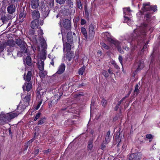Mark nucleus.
Segmentation results:
<instances>
[{
    "label": "nucleus",
    "mask_w": 160,
    "mask_h": 160,
    "mask_svg": "<svg viewBox=\"0 0 160 160\" xmlns=\"http://www.w3.org/2000/svg\"><path fill=\"white\" fill-rule=\"evenodd\" d=\"M16 44L20 48V51H18L17 55L21 57L23 54L27 53V45L26 43L22 40L20 38L16 39L15 44Z\"/></svg>",
    "instance_id": "1"
},
{
    "label": "nucleus",
    "mask_w": 160,
    "mask_h": 160,
    "mask_svg": "<svg viewBox=\"0 0 160 160\" xmlns=\"http://www.w3.org/2000/svg\"><path fill=\"white\" fill-rule=\"evenodd\" d=\"M61 96V95L58 96L57 94L52 97L50 99V101L48 102L49 108H51L57 104V101L60 99Z\"/></svg>",
    "instance_id": "2"
},
{
    "label": "nucleus",
    "mask_w": 160,
    "mask_h": 160,
    "mask_svg": "<svg viewBox=\"0 0 160 160\" xmlns=\"http://www.w3.org/2000/svg\"><path fill=\"white\" fill-rule=\"evenodd\" d=\"M107 39L108 42L113 44L116 46L120 53L122 54L123 53V50L121 48L120 43L118 41L114 40L111 38H108Z\"/></svg>",
    "instance_id": "3"
},
{
    "label": "nucleus",
    "mask_w": 160,
    "mask_h": 160,
    "mask_svg": "<svg viewBox=\"0 0 160 160\" xmlns=\"http://www.w3.org/2000/svg\"><path fill=\"white\" fill-rule=\"evenodd\" d=\"M65 33L63 32L62 30H61V34L62 36V39L63 42V51H66L67 52H70L71 50V45L70 43L69 42H64V36L65 35Z\"/></svg>",
    "instance_id": "4"
},
{
    "label": "nucleus",
    "mask_w": 160,
    "mask_h": 160,
    "mask_svg": "<svg viewBox=\"0 0 160 160\" xmlns=\"http://www.w3.org/2000/svg\"><path fill=\"white\" fill-rule=\"evenodd\" d=\"M144 66L143 60L137 61L134 64V67L136 68V71L138 72L142 69Z\"/></svg>",
    "instance_id": "5"
},
{
    "label": "nucleus",
    "mask_w": 160,
    "mask_h": 160,
    "mask_svg": "<svg viewBox=\"0 0 160 160\" xmlns=\"http://www.w3.org/2000/svg\"><path fill=\"white\" fill-rule=\"evenodd\" d=\"M142 156V154L140 152L134 153L129 156L128 158L130 160H139Z\"/></svg>",
    "instance_id": "6"
},
{
    "label": "nucleus",
    "mask_w": 160,
    "mask_h": 160,
    "mask_svg": "<svg viewBox=\"0 0 160 160\" xmlns=\"http://www.w3.org/2000/svg\"><path fill=\"white\" fill-rule=\"evenodd\" d=\"M31 23V27L32 28L35 29L37 28L40 25H42L43 24L42 22H39V19L36 20L33 19Z\"/></svg>",
    "instance_id": "7"
},
{
    "label": "nucleus",
    "mask_w": 160,
    "mask_h": 160,
    "mask_svg": "<svg viewBox=\"0 0 160 160\" xmlns=\"http://www.w3.org/2000/svg\"><path fill=\"white\" fill-rule=\"evenodd\" d=\"M30 5L32 9H38L40 6L39 0H31Z\"/></svg>",
    "instance_id": "8"
},
{
    "label": "nucleus",
    "mask_w": 160,
    "mask_h": 160,
    "mask_svg": "<svg viewBox=\"0 0 160 160\" xmlns=\"http://www.w3.org/2000/svg\"><path fill=\"white\" fill-rule=\"evenodd\" d=\"M31 16L33 19H39L40 18V14L38 9L31 11Z\"/></svg>",
    "instance_id": "9"
},
{
    "label": "nucleus",
    "mask_w": 160,
    "mask_h": 160,
    "mask_svg": "<svg viewBox=\"0 0 160 160\" xmlns=\"http://www.w3.org/2000/svg\"><path fill=\"white\" fill-rule=\"evenodd\" d=\"M13 18V16L12 15L8 14L6 16H5V15L3 16H2L0 19L3 23H6L8 21L11 19Z\"/></svg>",
    "instance_id": "10"
},
{
    "label": "nucleus",
    "mask_w": 160,
    "mask_h": 160,
    "mask_svg": "<svg viewBox=\"0 0 160 160\" xmlns=\"http://www.w3.org/2000/svg\"><path fill=\"white\" fill-rule=\"evenodd\" d=\"M62 24L64 28L66 29L69 30L71 28V21L68 19L64 20L63 21Z\"/></svg>",
    "instance_id": "11"
},
{
    "label": "nucleus",
    "mask_w": 160,
    "mask_h": 160,
    "mask_svg": "<svg viewBox=\"0 0 160 160\" xmlns=\"http://www.w3.org/2000/svg\"><path fill=\"white\" fill-rule=\"evenodd\" d=\"M7 10L9 14L12 15L16 11L15 6L13 4L9 5L7 8Z\"/></svg>",
    "instance_id": "12"
},
{
    "label": "nucleus",
    "mask_w": 160,
    "mask_h": 160,
    "mask_svg": "<svg viewBox=\"0 0 160 160\" xmlns=\"http://www.w3.org/2000/svg\"><path fill=\"white\" fill-rule=\"evenodd\" d=\"M31 94L29 93V94L27 95L23 98V101L25 108L29 105L30 101L31 99Z\"/></svg>",
    "instance_id": "13"
},
{
    "label": "nucleus",
    "mask_w": 160,
    "mask_h": 160,
    "mask_svg": "<svg viewBox=\"0 0 160 160\" xmlns=\"http://www.w3.org/2000/svg\"><path fill=\"white\" fill-rule=\"evenodd\" d=\"M6 114H2L0 115V123L4 124L9 122Z\"/></svg>",
    "instance_id": "14"
},
{
    "label": "nucleus",
    "mask_w": 160,
    "mask_h": 160,
    "mask_svg": "<svg viewBox=\"0 0 160 160\" xmlns=\"http://www.w3.org/2000/svg\"><path fill=\"white\" fill-rule=\"evenodd\" d=\"M89 36L91 39L93 38L95 34L94 28L92 24H90L89 27Z\"/></svg>",
    "instance_id": "15"
},
{
    "label": "nucleus",
    "mask_w": 160,
    "mask_h": 160,
    "mask_svg": "<svg viewBox=\"0 0 160 160\" xmlns=\"http://www.w3.org/2000/svg\"><path fill=\"white\" fill-rule=\"evenodd\" d=\"M65 66L63 63L59 67L58 69L57 72L55 73V74H62L65 70Z\"/></svg>",
    "instance_id": "16"
},
{
    "label": "nucleus",
    "mask_w": 160,
    "mask_h": 160,
    "mask_svg": "<svg viewBox=\"0 0 160 160\" xmlns=\"http://www.w3.org/2000/svg\"><path fill=\"white\" fill-rule=\"evenodd\" d=\"M67 41L68 42L72 44L73 42V37L72 36V32H69L67 35Z\"/></svg>",
    "instance_id": "17"
},
{
    "label": "nucleus",
    "mask_w": 160,
    "mask_h": 160,
    "mask_svg": "<svg viewBox=\"0 0 160 160\" xmlns=\"http://www.w3.org/2000/svg\"><path fill=\"white\" fill-rule=\"evenodd\" d=\"M151 6L150 3H144L143 4V7L142 8V10L144 12L150 11Z\"/></svg>",
    "instance_id": "18"
},
{
    "label": "nucleus",
    "mask_w": 160,
    "mask_h": 160,
    "mask_svg": "<svg viewBox=\"0 0 160 160\" xmlns=\"http://www.w3.org/2000/svg\"><path fill=\"white\" fill-rule=\"evenodd\" d=\"M19 113L17 112H14L12 113H9L7 114V118L8 121H10L11 119H13L14 118L17 117Z\"/></svg>",
    "instance_id": "19"
},
{
    "label": "nucleus",
    "mask_w": 160,
    "mask_h": 160,
    "mask_svg": "<svg viewBox=\"0 0 160 160\" xmlns=\"http://www.w3.org/2000/svg\"><path fill=\"white\" fill-rule=\"evenodd\" d=\"M32 83L28 82L26 84L23 85L22 86L23 90L24 91H26L28 92L30 91L32 88Z\"/></svg>",
    "instance_id": "20"
},
{
    "label": "nucleus",
    "mask_w": 160,
    "mask_h": 160,
    "mask_svg": "<svg viewBox=\"0 0 160 160\" xmlns=\"http://www.w3.org/2000/svg\"><path fill=\"white\" fill-rule=\"evenodd\" d=\"M32 76V72L30 71H28L26 76H25V74H24L23 78L25 81L29 82L31 80Z\"/></svg>",
    "instance_id": "21"
},
{
    "label": "nucleus",
    "mask_w": 160,
    "mask_h": 160,
    "mask_svg": "<svg viewBox=\"0 0 160 160\" xmlns=\"http://www.w3.org/2000/svg\"><path fill=\"white\" fill-rule=\"evenodd\" d=\"M38 68L40 71H42L44 69V62L41 60H39L38 63Z\"/></svg>",
    "instance_id": "22"
},
{
    "label": "nucleus",
    "mask_w": 160,
    "mask_h": 160,
    "mask_svg": "<svg viewBox=\"0 0 160 160\" xmlns=\"http://www.w3.org/2000/svg\"><path fill=\"white\" fill-rule=\"evenodd\" d=\"M5 44L6 46H8L9 47H14L15 46L14 42L13 40L9 39L5 42Z\"/></svg>",
    "instance_id": "23"
},
{
    "label": "nucleus",
    "mask_w": 160,
    "mask_h": 160,
    "mask_svg": "<svg viewBox=\"0 0 160 160\" xmlns=\"http://www.w3.org/2000/svg\"><path fill=\"white\" fill-rule=\"evenodd\" d=\"M39 58L41 60H44L46 58V55L45 51L44 50H42L39 55Z\"/></svg>",
    "instance_id": "24"
},
{
    "label": "nucleus",
    "mask_w": 160,
    "mask_h": 160,
    "mask_svg": "<svg viewBox=\"0 0 160 160\" xmlns=\"http://www.w3.org/2000/svg\"><path fill=\"white\" fill-rule=\"evenodd\" d=\"M140 85V83L139 82L138 84H136L135 86V89L134 91V93L135 94L137 95L139 92V89L140 88L139 86Z\"/></svg>",
    "instance_id": "25"
},
{
    "label": "nucleus",
    "mask_w": 160,
    "mask_h": 160,
    "mask_svg": "<svg viewBox=\"0 0 160 160\" xmlns=\"http://www.w3.org/2000/svg\"><path fill=\"white\" fill-rule=\"evenodd\" d=\"M110 130H109L107 132V135L105 137V142H107V143H108L110 141Z\"/></svg>",
    "instance_id": "26"
},
{
    "label": "nucleus",
    "mask_w": 160,
    "mask_h": 160,
    "mask_svg": "<svg viewBox=\"0 0 160 160\" xmlns=\"http://www.w3.org/2000/svg\"><path fill=\"white\" fill-rule=\"evenodd\" d=\"M26 62L27 65L31 66L32 64L31 58L30 56H27L26 58Z\"/></svg>",
    "instance_id": "27"
},
{
    "label": "nucleus",
    "mask_w": 160,
    "mask_h": 160,
    "mask_svg": "<svg viewBox=\"0 0 160 160\" xmlns=\"http://www.w3.org/2000/svg\"><path fill=\"white\" fill-rule=\"evenodd\" d=\"M39 41L42 46L45 47L46 45V41L43 37H40Z\"/></svg>",
    "instance_id": "28"
},
{
    "label": "nucleus",
    "mask_w": 160,
    "mask_h": 160,
    "mask_svg": "<svg viewBox=\"0 0 160 160\" xmlns=\"http://www.w3.org/2000/svg\"><path fill=\"white\" fill-rule=\"evenodd\" d=\"M81 32L82 33L84 36L85 38L87 39V34L86 29L83 27L81 28Z\"/></svg>",
    "instance_id": "29"
},
{
    "label": "nucleus",
    "mask_w": 160,
    "mask_h": 160,
    "mask_svg": "<svg viewBox=\"0 0 160 160\" xmlns=\"http://www.w3.org/2000/svg\"><path fill=\"white\" fill-rule=\"evenodd\" d=\"M72 56V53L71 52H67L66 58L68 61H70L71 60Z\"/></svg>",
    "instance_id": "30"
},
{
    "label": "nucleus",
    "mask_w": 160,
    "mask_h": 160,
    "mask_svg": "<svg viewBox=\"0 0 160 160\" xmlns=\"http://www.w3.org/2000/svg\"><path fill=\"white\" fill-rule=\"evenodd\" d=\"M47 72L46 71H41V72L39 73V75L40 77L43 78L47 75Z\"/></svg>",
    "instance_id": "31"
},
{
    "label": "nucleus",
    "mask_w": 160,
    "mask_h": 160,
    "mask_svg": "<svg viewBox=\"0 0 160 160\" xmlns=\"http://www.w3.org/2000/svg\"><path fill=\"white\" fill-rule=\"evenodd\" d=\"M151 16L150 14L147 13L144 16V20L148 22H149L150 21Z\"/></svg>",
    "instance_id": "32"
},
{
    "label": "nucleus",
    "mask_w": 160,
    "mask_h": 160,
    "mask_svg": "<svg viewBox=\"0 0 160 160\" xmlns=\"http://www.w3.org/2000/svg\"><path fill=\"white\" fill-rule=\"evenodd\" d=\"M26 16L25 12L24 10L21 11L19 15V18H21L23 17L25 18Z\"/></svg>",
    "instance_id": "33"
},
{
    "label": "nucleus",
    "mask_w": 160,
    "mask_h": 160,
    "mask_svg": "<svg viewBox=\"0 0 160 160\" xmlns=\"http://www.w3.org/2000/svg\"><path fill=\"white\" fill-rule=\"evenodd\" d=\"M84 95V94L82 93H77L75 94L74 95V98L77 99L80 98L82 96Z\"/></svg>",
    "instance_id": "34"
},
{
    "label": "nucleus",
    "mask_w": 160,
    "mask_h": 160,
    "mask_svg": "<svg viewBox=\"0 0 160 160\" xmlns=\"http://www.w3.org/2000/svg\"><path fill=\"white\" fill-rule=\"evenodd\" d=\"M14 47H11L7 48V52H8V54H10V53L13 52L14 50Z\"/></svg>",
    "instance_id": "35"
},
{
    "label": "nucleus",
    "mask_w": 160,
    "mask_h": 160,
    "mask_svg": "<svg viewBox=\"0 0 160 160\" xmlns=\"http://www.w3.org/2000/svg\"><path fill=\"white\" fill-rule=\"evenodd\" d=\"M76 5L77 7L79 9H82V7L81 2L80 1H77L76 2Z\"/></svg>",
    "instance_id": "36"
},
{
    "label": "nucleus",
    "mask_w": 160,
    "mask_h": 160,
    "mask_svg": "<svg viewBox=\"0 0 160 160\" xmlns=\"http://www.w3.org/2000/svg\"><path fill=\"white\" fill-rule=\"evenodd\" d=\"M46 119V118L45 117H44V118H41V119L38 121V125H39V124L41 125V124H43L44 123V122H45Z\"/></svg>",
    "instance_id": "37"
},
{
    "label": "nucleus",
    "mask_w": 160,
    "mask_h": 160,
    "mask_svg": "<svg viewBox=\"0 0 160 160\" xmlns=\"http://www.w3.org/2000/svg\"><path fill=\"white\" fill-rule=\"evenodd\" d=\"M108 143L105 142V141H104L101 145L100 148L102 150H104L106 148V145Z\"/></svg>",
    "instance_id": "38"
},
{
    "label": "nucleus",
    "mask_w": 160,
    "mask_h": 160,
    "mask_svg": "<svg viewBox=\"0 0 160 160\" xmlns=\"http://www.w3.org/2000/svg\"><path fill=\"white\" fill-rule=\"evenodd\" d=\"M100 44L102 47L105 49L107 50L109 49V47L103 42H102Z\"/></svg>",
    "instance_id": "39"
},
{
    "label": "nucleus",
    "mask_w": 160,
    "mask_h": 160,
    "mask_svg": "<svg viewBox=\"0 0 160 160\" xmlns=\"http://www.w3.org/2000/svg\"><path fill=\"white\" fill-rule=\"evenodd\" d=\"M102 74L105 77L108 78L109 76V74L105 70H103L102 72Z\"/></svg>",
    "instance_id": "40"
},
{
    "label": "nucleus",
    "mask_w": 160,
    "mask_h": 160,
    "mask_svg": "<svg viewBox=\"0 0 160 160\" xmlns=\"http://www.w3.org/2000/svg\"><path fill=\"white\" fill-rule=\"evenodd\" d=\"M68 4L70 5V7L72 8L73 7V2L72 0H65Z\"/></svg>",
    "instance_id": "41"
},
{
    "label": "nucleus",
    "mask_w": 160,
    "mask_h": 160,
    "mask_svg": "<svg viewBox=\"0 0 160 160\" xmlns=\"http://www.w3.org/2000/svg\"><path fill=\"white\" fill-rule=\"evenodd\" d=\"M6 47L5 44H0V51L2 52L4 49Z\"/></svg>",
    "instance_id": "42"
},
{
    "label": "nucleus",
    "mask_w": 160,
    "mask_h": 160,
    "mask_svg": "<svg viewBox=\"0 0 160 160\" xmlns=\"http://www.w3.org/2000/svg\"><path fill=\"white\" fill-rule=\"evenodd\" d=\"M101 103L103 106L105 107L107 105V102L106 100L103 98L101 101Z\"/></svg>",
    "instance_id": "43"
},
{
    "label": "nucleus",
    "mask_w": 160,
    "mask_h": 160,
    "mask_svg": "<svg viewBox=\"0 0 160 160\" xmlns=\"http://www.w3.org/2000/svg\"><path fill=\"white\" fill-rule=\"evenodd\" d=\"M85 70V68H81L79 71H78V73L79 75H82L83 73V72Z\"/></svg>",
    "instance_id": "44"
},
{
    "label": "nucleus",
    "mask_w": 160,
    "mask_h": 160,
    "mask_svg": "<svg viewBox=\"0 0 160 160\" xmlns=\"http://www.w3.org/2000/svg\"><path fill=\"white\" fill-rule=\"evenodd\" d=\"M126 10H127L128 13H130L131 11L130 8L129 7H128L126 8H124L123 9V12L124 14L126 13Z\"/></svg>",
    "instance_id": "45"
},
{
    "label": "nucleus",
    "mask_w": 160,
    "mask_h": 160,
    "mask_svg": "<svg viewBox=\"0 0 160 160\" xmlns=\"http://www.w3.org/2000/svg\"><path fill=\"white\" fill-rule=\"evenodd\" d=\"M38 32L39 38H40V37H43L42 35L43 34V33L42 29L38 30Z\"/></svg>",
    "instance_id": "46"
},
{
    "label": "nucleus",
    "mask_w": 160,
    "mask_h": 160,
    "mask_svg": "<svg viewBox=\"0 0 160 160\" xmlns=\"http://www.w3.org/2000/svg\"><path fill=\"white\" fill-rule=\"evenodd\" d=\"M41 115V113L40 112H38L37 113L36 115V116L34 119V121H36L38 118H39L40 117V115Z\"/></svg>",
    "instance_id": "47"
},
{
    "label": "nucleus",
    "mask_w": 160,
    "mask_h": 160,
    "mask_svg": "<svg viewBox=\"0 0 160 160\" xmlns=\"http://www.w3.org/2000/svg\"><path fill=\"white\" fill-rule=\"evenodd\" d=\"M157 8L156 5L154 6L153 7L151 6L150 11L152 10L154 12H155L157 10Z\"/></svg>",
    "instance_id": "48"
},
{
    "label": "nucleus",
    "mask_w": 160,
    "mask_h": 160,
    "mask_svg": "<svg viewBox=\"0 0 160 160\" xmlns=\"http://www.w3.org/2000/svg\"><path fill=\"white\" fill-rule=\"evenodd\" d=\"M56 2L60 4H64V3L65 2V0H56Z\"/></svg>",
    "instance_id": "49"
},
{
    "label": "nucleus",
    "mask_w": 160,
    "mask_h": 160,
    "mask_svg": "<svg viewBox=\"0 0 160 160\" xmlns=\"http://www.w3.org/2000/svg\"><path fill=\"white\" fill-rule=\"evenodd\" d=\"M84 9H85V14L87 16H88L89 15V12L88 11L86 5H85L84 6Z\"/></svg>",
    "instance_id": "50"
},
{
    "label": "nucleus",
    "mask_w": 160,
    "mask_h": 160,
    "mask_svg": "<svg viewBox=\"0 0 160 160\" xmlns=\"http://www.w3.org/2000/svg\"><path fill=\"white\" fill-rule=\"evenodd\" d=\"M120 63L122 65V57L121 56L119 55L118 57Z\"/></svg>",
    "instance_id": "51"
},
{
    "label": "nucleus",
    "mask_w": 160,
    "mask_h": 160,
    "mask_svg": "<svg viewBox=\"0 0 160 160\" xmlns=\"http://www.w3.org/2000/svg\"><path fill=\"white\" fill-rule=\"evenodd\" d=\"M93 142V139L92 138L90 139L88 142V145H92V143Z\"/></svg>",
    "instance_id": "52"
},
{
    "label": "nucleus",
    "mask_w": 160,
    "mask_h": 160,
    "mask_svg": "<svg viewBox=\"0 0 160 160\" xmlns=\"http://www.w3.org/2000/svg\"><path fill=\"white\" fill-rule=\"evenodd\" d=\"M86 21L85 20L83 19H82L81 20V25H83L85 24L86 23Z\"/></svg>",
    "instance_id": "53"
},
{
    "label": "nucleus",
    "mask_w": 160,
    "mask_h": 160,
    "mask_svg": "<svg viewBox=\"0 0 160 160\" xmlns=\"http://www.w3.org/2000/svg\"><path fill=\"white\" fill-rule=\"evenodd\" d=\"M146 138H147L148 139H152V135L150 134H147L146 135Z\"/></svg>",
    "instance_id": "54"
},
{
    "label": "nucleus",
    "mask_w": 160,
    "mask_h": 160,
    "mask_svg": "<svg viewBox=\"0 0 160 160\" xmlns=\"http://www.w3.org/2000/svg\"><path fill=\"white\" fill-rule=\"evenodd\" d=\"M93 148V145H88L87 146V148L88 149L90 150H91L92 148Z\"/></svg>",
    "instance_id": "55"
},
{
    "label": "nucleus",
    "mask_w": 160,
    "mask_h": 160,
    "mask_svg": "<svg viewBox=\"0 0 160 160\" xmlns=\"http://www.w3.org/2000/svg\"><path fill=\"white\" fill-rule=\"evenodd\" d=\"M29 33L32 35H33L34 33V31L33 30H30L29 31Z\"/></svg>",
    "instance_id": "56"
},
{
    "label": "nucleus",
    "mask_w": 160,
    "mask_h": 160,
    "mask_svg": "<svg viewBox=\"0 0 160 160\" xmlns=\"http://www.w3.org/2000/svg\"><path fill=\"white\" fill-rule=\"evenodd\" d=\"M114 68L117 69H119V66L117 65V64L116 63H115V64H114V65H113Z\"/></svg>",
    "instance_id": "57"
},
{
    "label": "nucleus",
    "mask_w": 160,
    "mask_h": 160,
    "mask_svg": "<svg viewBox=\"0 0 160 160\" xmlns=\"http://www.w3.org/2000/svg\"><path fill=\"white\" fill-rule=\"evenodd\" d=\"M39 151V150L38 149H36L34 151V153L36 155L38 153V152Z\"/></svg>",
    "instance_id": "58"
},
{
    "label": "nucleus",
    "mask_w": 160,
    "mask_h": 160,
    "mask_svg": "<svg viewBox=\"0 0 160 160\" xmlns=\"http://www.w3.org/2000/svg\"><path fill=\"white\" fill-rule=\"evenodd\" d=\"M37 97L38 98L40 97V92L39 91H37Z\"/></svg>",
    "instance_id": "59"
},
{
    "label": "nucleus",
    "mask_w": 160,
    "mask_h": 160,
    "mask_svg": "<svg viewBox=\"0 0 160 160\" xmlns=\"http://www.w3.org/2000/svg\"><path fill=\"white\" fill-rule=\"evenodd\" d=\"M50 149H48L46 150H45L44 151V153H45L47 154L49 153L50 152Z\"/></svg>",
    "instance_id": "60"
},
{
    "label": "nucleus",
    "mask_w": 160,
    "mask_h": 160,
    "mask_svg": "<svg viewBox=\"0 0 160 160\" xmlns=\"http://www.w3.org/2000/svg\"><path fill=\"white\" fill-rule=\"evenodd\" d=\"M128 96H125L120 101V102H121V103H122L125 99L128 97Z\"/></svg>",
    "instance_id": "61"
},
{
    "label": "nucleus",
    "mask_w": 160,
    "mask_h": 160,
    "mask_svg": "<svg viewBox=\"0 0 160 160\" xmlns=\"http://www.w3.org/2000/svg\"><path fill=\"white\" fill-rule=\"evenodd\" d=\"M41 103V102H40L37 105V106L36 107V109L37 110L40 107Z\"/></svg>",
    "instance_id": "62"
},
{
    "label": "nucleus",
    "mask_w": 160,
    "mask_h": 160,
    "mask_svg": "<svg viewBox=\"0 0 160 160\" xmlns=\"http://www.w3.org/2000/svg\"><path fill=\"white\" fill-rule=\"evenodd\" d=\"M108 73L110 74H114L113 72L110 69H108Z\"/></svg>",
    "instance_id": "63"
},
{
    "label": "nucleus",
    "mask_w": 160,
    "mask_h": 160,
    "mask_svg": "<svg viewBox=\"0 0 160 160\" xmlns=\"http://www.w3.org/2000/svg\"><path fill=\"white\" fill-rule=\"evenodd\" d=\"M84 84L83 83H82L81 84H79L78 86L79 87H82L84 86Z\"/></svg>",
    "instance_id": "64"
}]
</instances>
